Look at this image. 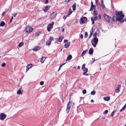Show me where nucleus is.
<instances>
[{
    "label": "nucleus",
    "mask_w": 126,
    "mask_h": 126,
    "mask_svg": "<svg viewBox=\"0 0 126 126\" xmlns=\"http://www.w3.org/2000/svg\"><path fill=\"white\" fill-rule=\"evenodd\" d=\"M44 82L43 81H41L40 82V84L41 85H42L44 84Z\"/></svg>",
    "instance_id": "c03bdc74"
},
{
    "label": "nucleus",
    "mask_w": 126,
    "mask_h": 126,
    "mask_svg": "<svg viewBox=\"0 0 126 126\" xmlns=\"http://www.w3.org/2000/svg\"><path fill=\"white\" fill-rule=\"evenodd\" d=\"M91 6H93V7H95V5H93V2L92 1H91Z\"/></svg>",
    "instance_id": "8fccbe9b"
},
{
    "label": "nucleus",
    "mask_w": 126,
    "mask_h": 126,
    "mask_svg": "<svg viewBox=\"0 0 126 126\" xmlns=\"http://www.w3.org/2000/svg\"><path fill=\"white\" fill-rule=\"evenodd\" d=\"M125 107L124 106L122 108V109L121 110H120V112H121V111H122L123 110H124L125 109Z\"/></svg>",
    "instance_id": "e433bc0d"
},
{
    "label": "nucleus",
    "mask_w": 126,
    "mask_h": 126,
    "mask_svg": "<svg viewBox=\"0 0 126 126\" xmlns=\"http://www.w3.org/2000/svg\"><path fill=\"white\" fill-rule=\"evenodd\" d=\"M46 58L42 57L40 60V61L41 63H43L44 61L45 60Z\"/></svg>",
    "instance_id": "f3484780"
},
{
    "label": "nucleus",
    "mask_w": 126,
    "mask_h": 126,
    "mask_svg": "<svg viewBox=\"0 0 126 126\" xmlns=\"http://www.w3.org/2000/svg\"><path fill=\"white\" fill-rule=\"evenodd\" d=\"M115 91L116 93H119L120 92V90H119V89H118L117 88L116 89V90H115Z\"/></svg>",
    "instance_id": "473e14b6"
},
{
    "label": "nucleus",
    "mask_w": 126,
    "mask_h": 126,
    "mask_svg": "<svg viewBox=\"0 0 126 126\" xmlns=\"http://www.w3.org/2000/svg\"><path fill=\"white\" fill-rule=\"evenodd\" d=\"M57 14L56 12L53 13L50 16L49 18L51 19H53L54 18Z\"/></svg>",
    "instance_id": "6e6552de"
},
{
    "label": "nucleus",
    "mask_w": 126,
    "mask_h": 126,
    "mask_svg": "<svg viewBox=\"0 0 126 126\" xmlns=\"http://www.w3.org/2000/svg\"><path fill=\"white\" fill-rule=\"evenodd\" d=\"M72 11L71 9H69V10L68 15L69 16L72 13Z\"/></svg>",
    "instance_id": "393cba45"
},
{
    "label": "nucleus",
    "mask_w": 126,
    "mask_h": 126,
    "mask_svg": "<svg viewBox=\"0 0 126 126\" xmlns=\"http://www.w3.org/2000/svg\"><path fill=\"white\" fill-rule=\"evenodd\" d=\"M98 41V38L96 37H94L91 40V43L93 46L95 47Z\"/></svg>",
    "instance_id": "f03ea898"
},
{
    "label": "nucleus",
    "mask_w": 126,
    "mask_h": 126,
    "mask_svg": "<svg viewBox=\"0 0 126 126\" xmlns=\"http://www.w3.org/2000/svg\"><path fill=\"white\" fill-rule=\"evenodd\" d=\"M24 44V43L23 42L20 43L19 44L18 46L19 47H20L22 46Z\"/></svg>",
    "instance_id": "a878e982"
},
{
    "label": "nucleus",
    "mask_w": 126,
    "mask_h": 126,
    "mask_svg": "<svg viewBox=\"0 0 126 126\" xmlns=\"http://www.w3.org/2000/svg\"><path fill=\"white\" fill-rule=\"evenodd\" d=\"M91 21H92V24H94V20H93V18L92 17L91 18Z\"/></svg>",
    "instance_id": "a19ab883"
},
{
    "label": "nucleus",
    "mask_w": 126,
    "mask_h": 126,
    "mask_svg": "<svg viewBox=\"0 0 126 126\" xmlns=\"http://www.w3.org/2000/svg\"><path fill=\"white\" fill-rule=\"evenodd\" d=\"M6 117V115L4 113H1L0 115V119L1 120H3Z\"/></svg>",
    "instance_id": "1a4fd4ad"
},
{
    "label": "nucleus",
    "mask_w": 126,
    "mask_h": 126,
    "mask_svg": "<svg viewBox=\"0 0 126 126\" xmlns=\"http://www.w3.org/2000/svg\"><path fill=\"white\" fill-rule=\"evenodd\" d=\"M5 24L4 22L3 21H2L0 24V26H3Z\"/></svg>",
    "instance_id": "b1692460"
},
{
    "label": "nucleus",
    "mask_w": 126,
    "mask_h": 126,
    "mask_svg": "<svg viewBox=\"0 0 126 126\" xmlns=\"http://www.w3.org/2000/svg\"><path fill=\"white\" fill-rule=\"evenodd\" d=\"M33 30V29L30 26H28L25 28V31L27 33H29L32 32Z\"/></svg>",
    "instance_id": "7ed1b4c3"
},
{
    "label": "nucleus",
    "mask_w": 126,
    "mask_h": 126,
    "mask_svg": "<svg viewBox=\"0 0 126 126\" xmlns=\"http://www.w3.org/2000/svg\"><path fill=\"white\" fill-rule=\"evenodd\" d=\"M50 5H47L44 7L43 8L42 10L45 12H47L50 9Z\"/></svg>",
    "instance_id": "0eeeda50"
},
{
    "label": "nucleus",
    "mask_w": 126,
    "mask_h": 126,
    "mask_svg": "<svg viewBox=\"0 0 126 126\" xmlns=\"http://www.w3.org/2000/svg\"><path fill=\"white\" fill-rule=\"evenodd\" d=\"M88 36V33L87 32H85V33L84 37L87 38Z\"/></svg>",
    "instance_id": "7c9ffc66"
},
{
    "label": "nucleus",
    "mask_w": 126,
    "mask_h": 126,
    "mask_svg": "<svg viewBox=\"0 0 126 126\" xmlns=\"http://www.w3.org/2000/svg\"><path fill=\"white\" fill-rule=\"evenodd\" d=\"M70 0H65V1L66 2H68Z\"/></svg>",
    "instance_id": "13d9d810"
},
{
    "label": "nucleus",
    "mask_w": 126,
    "mask_h": 126,
    "mask_svg": "<svg viewBox=\"0 0 126 126\" xmlns=\"http://www.w3.org/2000/svg\"><path fill=\"white\" fill-rule=\"evenodd\" d=\"M98 19L97 17V16H95L94 18V19L95 20H97Z\"/></svg>",
    "instance_id": "79ce46f5"
},
{
    "label": "nucleus",
    "mask_w": 126,
    "mask_h": 126,
    "mask_svg": "<svg viewBox=\"0 0 126 126\" xmlns=\"http://www.w3.org/2000/svg\"><path fill=\"white\" fill-rule=\"evenodd\" d=\"M82 92L84 94H85L86 93V90L85 89L83 90L82 91Z\"/></svg>",
    "instance_id": "4c0bfd02"
},
{
    "label": "nucleus",
    "mask_w": 126,
    "mask_h": 126,
    "mask_svg": "<svg viewBox=\"0 0 126 126\" xmlns=\"http://www.w3.org/2000/svg\"><path fill=\"white\" fill-rule=\"evenodd\" d=\"M93 53V50L92 48H91L89 50V53L90 54H92Z\"/></svg>",
    "instance_id": "a211bd4d"
},
{
    "label": "nucleus",
    "mask_w": 126,
    "mask_h": 126,
    "mask_svg": "<svg viewBox=\"0 0 126 126\" xmlns=\"http://www.w3.org/2000/svg\"><path fill=\"white\" fill-rule=\"evenodd\" d=\"M80 68V67L79 66H78L77 67V68L78 69H79Z\"/></svg>",
    "instance_id": "bf43d9fd"
},
{
    "label": "nucleus",
    "mask_w": 126,
    "mask_h": 126,
    "mask_svg": "<svg viewBox=\"0 0 126 126\" xmlns=\"http://www.w3.org/2000/svg\"><path fill=\"white\" fill-rule=\"evenodd\" d=\"M124 106L126 108V105L125 104Z\"/></svg>",
    "instance_id": "338daca9"
},
{
    "label": "nucleus",
    "mask_w": 126,
    "mask_h": 126,
    "mask_svg": "<svg viewBox=\"0 0 126 126\" xmlns=\"http://www.w3.org/2000/svg\"><path fill=\"white\" fill-rule=\"evenodd\" d=\"M115 112V111L114 110L111 113V116L113 117L114 114Z\"/></svg>",
    "instance_id": "c85d7f7f"
},
{
    "label": "nucleus",
    "mask_w": 126,
    "mask_h": 126,
    "mask_svg": "<svg viewBox=\"0 0 126 126\" xmlns=\"http://www.w3.org/2000/svg\"><path fill=\"white\" fill-rule=\"evenodd\" d=\"M62 31L63 32H64V29H63V30H62Z\"/></svg>",
    "instance_id": "69168bd1"
},
{
    "label": "nucleus",
    "mask_w": 126,
    "mask_h": 126,
    "mask_svg": "<svg viewBox=\"0 0 126 126\" xmlns=\"http://www.w3.org/2000/svg\"><path fill=\"white\" fill-rule=\"evenodd\" d=\"M121 85L120 84H118L117 85V89H119L121 88Z\"/></svg>",
    "instance_id": "f704fd0d"
},
{
    "label": "nucleus",
    "mask_w": 126,
    "mask_h": 126,
    "mask_svg": "<svg viewBox=\"0 0 126 126\" xmlns=\"http://www.w3.org/2000/svg\"><path fill=\"white\" fill-rule=\"evenodd\" d=\"M13 16H12L11 17V19L10 20V22H12V19H13Z\"/></svg>",
    "instance_id": "3c124183"
},
{
    "label": "nucleus",
    "mask_w": 126,
    "mask_h": 126,
    "mask_svg": "<svg viewBox=\"0 0 126 126\" xmlns=\"http://www.w3.org/2000/svg\"><path fill=\"white\" fill-rule=\"evenodd\" d=\"M93 7H94L93 6H91V8L90 9V11H91V10H92L93 9Z\"/></svg>",
    "instance_id": "5fc2aeb1"
},
{
    "label": "nucleus",
    "mask_w": 126,
    "mask_h": 126,
    "mask_svg": "<svg viewBox=\"0 0 126 126\" xmlns=\"http://www.w3.org/2000/svg\"><path fill=\"white\" fill-rule=\"evenodd\" d=\"M92 63H93L95 61L94 59L93 58H92Z\"/></svg>",
    "instance_id": "4d7b16f0"
},
{
    "label": "nucleus",
    "mask_w": 126,
    "mask_h": 126,
    "mask_svg": "<svg viewBox=\"0 0 126 126\" xmlns=\"http://www.w3.org/2000/svg\"><path fill=\"white\" fill-rule=\"evenodd\" d=\"M93 13L94 15H97V12L96 11L94 10Z\"/></svg>",
    "instance_id": "bb28decb"
},
{
    "label": "nucleus",
    "mask_w": 126,
    "mask_h": 126,
    "mask_svg": "<svg viewBox=\"0 0 126 126\" xmlns=\"http://www.w3.org/2000/svg\"><path fill=\"white\" fill-rule=\"evenodd\" d=\"M95 94V91H93L91 92V94L92 95H94Z\"/></svg>",
    "instance_id": "cd10ccee"
},
{
    "label": "nucleus",
    "mask_w": 126,
    "mask_h": 126,
    "mask_svg": "<svg viewBox=\"0 0 126 126\" xmlns=\"http://www.w3.org/2000/svg\"><path fill=\"white\" fill-rule=\"evenodd\" d=\"M87 50H85L83 51L82 53L81 54V56H83V55H84L86 53L87 51Z\"/></svg>",
    "instance_id": "aec40b11"
},
{
    "label": "nucleus",
    "mask_w": 126,
    "mask_h": 126,
    "mask_svg": "<svg viewBox=\"0 0 126 126\" xmlns=\"http://www.w3.org/2000/svg\"><path fill=\"white\" fill-rule=\"evenodd\" d=\"M97 33L96 32H95L94 34V37H96V35H97Z\"/></svg>",
    "instance_id": "49530a36"
},
{
    "label": "nucleus",
    "mask_w": 126,
    "mask_h": 126,
    "mask_svg": "<svg viewBox=\"0 0 126 126\" xmlns=\"http://www.w3.org/2000/svg\"><path fill=\"white\" fill-rule=\"evenodd\" d=\"M54 24V22H52L51 23L49 24L47 26V30L48 32H50L52 29Z\"/></svg>",
    "instance_id": "20e7f679"
},
{
    "label": "nucleus",
    "mask_w": 126,
    "mask_h": 126,
    "mask_svg": "<svg viewBox=\"0 0 126 126\" xmlns=\"http://www.w3.org/2000/svg\"><path fill=\"white\" fill-rule=\"evenodd\" d=\"M6 65L5 63L4 62L1 65V66L2 67H4Z\"/></svg>",
    "instance_id": "72a5a7b5"
},
{
    "label": "nucleus",
    "mask_w": 126,
    "mask_h": 126,
    "mask_svg": "<svg viewBox=\"0 0 126 126\" xmlns=\"http://www.w3.org/2000/svg\"><path fill=\"white\" fill-rule=\"evenodd\" d=\"M68 16V15H67L66 16H64L63 17V18L64 19H65L66 18V17Z\"/></svg>",
    "instance_id": "37998d69"
},
{
    "label": "nucleus",
    "mask_w": 126,
    "mask_h": 126,
    "mask_svg": "<svg viewBox=\"0 0 126 126\" xmlns=\"http://www.w3.org/2000/svg\"><path fill=\"white\" fill-rule=\"evenodd\" d=\"M85 64H83V65L82 66V69H84V68H85Z\"/></svg>",
    "instance_id": "c9c22d12"
},
{
    "label": "nucleus",
    "mask_w": 126,
    "mask_h": 126,
    "mask_svg": "<svg viewBox=\"0 0 126 126\" xmlns=\"http://www.w3.org/2000/svg\"><path fill=\"white\" fill-rule=\"evenodd\" d=\"M91 102L92 103H93L94 102V100H93V99H92L91 100Z\"/></svg>",
    "instance_id": "680f3d73"
},
{
    "label": "nucleus",
    "mask_w": 126,
    "mask_h": 126,
    "mask_svg": "<svg viewBox=\"0 0 126 126\" xmlns=\"http://www.w3.org/2000/svg\"><path fill=\"white\" fill-rule=\"evenodd\" d=\"M108 110H105L104 112H103V113L104 114H106L108 113Z\"/></svg>",
    "instance_id": "58836bf2"
},
{
    "label": "nucleus",
    "mask_w": 126,
    "mask_h": 126,
    "mask_svg": "<svg viewBox=\"0 0 126 126\" xmlns=\"http://www.w3.org/2000/svg\"><path fill=\"white\" fill-rule=\"evenodd\" d=\"M16 13H14V14H13V16L14 17H15L16 16Z\"/></svg>",
    "instance_id": "6e6d98bb"
},
{
    "label": "nucleus",
    "mask_w": 126,
    "mask_h": 126,
    "mask_svg": "<svg viewBox=\"0 0 126 126\" xmlns=\"http://www.w3.org/2000/svg\"><path fill=\"white\" fill-rule=\"evenodd\" d=\"M98 17L99 19H101V16L100 15H98Z\"/></svg>",
    "instance_id": "864d4df0"
},
{
    "label": "nucleus",
    "mask_w": 126,
    "mask_h": 126,
    "mask_svg": "<svg viewBox=\"0 0 126 126\" xmlns=\"http://www.w3.org/2000/svg\"><path fill=\"white\" fill-rule=\"evenodd\" d=\"M67 42H68V41L67 40H64V43H67Z\"/></svg>",
    "instance_id": "09e8293b"
},
{
    "label": "nucleus",
    "mask_w": 126,
    "mask_h": 126,
    "mask_svg": "<svg viewBox=\"0 0 126 126\" xmlns=\"http://www.w3.org/2000/svg\"><path fill=\"white\" fill-rule=\"evenodd\" d=\"M64 63H63V64H62V65H61L60 66V67H59V69H58V71H59L60 69L61 68V67H62V66L63 65H64Z\"/></svg>",
    "instance_id": "ea45409f"
},
{
    "label": "nucleus",
    "mask_w": 126,
    "mask_h": 126,
    "mask_svg": "<svg viewBox=\"0 0 126 126\" xmlns=\"http://www.w3.org/2000/svg\"><path fill=\"white\" fill-rule=\"evenodd\" d=\"M90 34H91V35H92V33L93 32V28H92L91 30H90Z\"/></svg>",
    "instance_id": "2f4dec72"
},
{
    "label": "nucleus",
    "mask_w": 126,
    "mask_h": 126,
    "mask_svg": "<svg viewBox=\"0 0 126 126\" xmlns=\"http://www.w3.org/2000/svg\"><path fill=\"white\" fill-rule=\"evenodd\" d=\"M17 94H22V91L19 89L17 92Z\"/></svg>",
    "instance_id": "6ab92c4d"
},
{
    "label": "nucleus",
    "mask_w": 126,
    "mask_h": 126,
    "mask_svg": "<svg viewBox=\"0 0 126 126\" xmlns=\"http://www.w3.org/2000/svg\"><path fill=\"white\" fill-rule=\"evenodd\" d=\"M122 11H120L118 12H116V17L113 16V18L112 19L109 16L105 14L103 15L105 19L109 22H111L112 20L114 21L118 20L121 22H123L124 21L123 18L124 15L122 14Z\"/></svg>",
    "instance_id": "f257e3e1"
},
{
    "label": "nucleus",
    "mask_w": 126,
    "mask_h": 126,
    "mask_svg": "<svg viewBox=\"0 0 126 126\" xmlns=\"http://www.w3.org/2000/svg\"><path fill=\"white\" fill-rule=\"evenodd\" d=\"M98 0H96V4H97V3H98Z\"/></svg>",
    "instance_id": "e2e57ef3"
},
{
    "label": "nucleus",
    "mask_w": 126,
    "mask_h": 126,
    "mask_svg": "<svg viewBox=\"0 0 126 126\" xmlns=\"http://www.w3.org/2000/svg\"><path fill=\"white\" fill-rule=\"evenodd\" d=\"M40 49V47H36L33 49V50L34 51H37L39 50Z\"/></svg>",
    "instance_id": "4468645a"
},
{
    "label": "nucleus",
    "mask_w": 126,
    "mask_h": 126,
    "mask_svg": "<svg viewBox=\"0 0 126 126\" xmlns=\"http://www.w3.org/2000/svg\"><path fill=\"white\" fill-rule=\"evenodd\" d=\"M32 64H29L27 66V69L26 72H27L30 68L32 67Z\"/></svg>",
    "instance_id": "9b49d317"
},
{
    "label": "nucleus",
    "mask_w": 126,
    "mask_h": 126,
    "mask_svg": "<svg viewBox=\"0 0 126 126\" xmlns=\"http://www.w3.org/2000/svg\"><path fill=\"white\" fill-rule=\"evenodd\" d=\"M71 105V103L70 102H69L67 104L66 111L67 113H68L69 111Z\"/></svg>",
    "instance_id": "423d86ee"
},
{
    "label": "nucleus",
    "mask_w": 126,
    "mask_h": 126,
    "mask_svg": "<svg viewBox=\"0 0 126 126\" xmlns=\"http://www.w3.org/2000/svg\"><path fill=\"white\" fill-rule=\"evenodd\" d=\"M72 8H73V11H75L76 9V5L75 4H74V5L72 6Z\"/></svg>",
    "instance_id": "5701e85b"
},
{
    "label": "nucleus",
    "mask_w": 126,
    "mask_h": 126,
    "mask_svg": "<svg viewBox=\"0 0 126 126\" xmlns=\"http://www.w3.org/2000/svg\"><path fill=\"white\" fill-rule=\"evenodd\" d=\"M110 99V97L109 96H107L104 97L103 98L104 100L106 101H108Z\"/></svg>",
    "instance_id": "2eb2a0df"
},
{
    "label": "nucleus",
    "mask_w": 126,
    "mask_h": 126,
    "mask_svg": "<svg viewBox=\"0 0 126 126\" xmlns=\"http://www.w3.org/2000/svg\"><path fill=\"white\" fill-rule=\"evenodd\" d=\"M6 14V13L5 12H3L2 15V16H4Z\"/></svg>",
    "instance_id": "a18cd8bd"
},
{
    "label": "nucleus",
    "mask_w": 126,
    "mask_h": 126,
    "mask_svg": "<svg viewBox=\"0 0 126 126\" xmlns=\"http://www.w3.org/2000/svg\"><path fill=\"white\" fill-rule=\"evenodd\" d=\"M41 33V32H37L34 34L35 37H36L38 36Z\"/></svg>",
    "instance_id": "dca6fc26"
},
{
    "label": "nucleus",
    "mask_w": 126,
    "mask_h": 126,
    "mask_svg": "<svg viewBox=\"0 0 126 126\" xmlns=\"http://www.w3.org/2000/svg\"><path fill=\"white\" fill-rule=\"evenodd\" d=\"M70 45V43L69 42H67L65 43L64 45V47L66 48H68L69 46Z\"/></svg>",
    "instance_id": "ddd939ff"
},
{
    "label": "nucleus",
    "mask_w": 126,
    "mask_h": 126,
    "mask_svg": "<svg viewBox=\"0 0 126 126\" xmlns=\"http://www.w3.org/2000/svg\"><path fill=\"white\" fill-rule=\"evenodd\" d=\"M92 35H91V34H90V35H89V38Z\"/></svg>",
    "instance_id": "0e129e2a"
},
{
    "label": "nucleus",
    "mask_w": 126,
    "mask_h": 126,
    "mask_svg": "<svg viewBox=\"0 0 126 126\" xmlns=\"http://www.w3.org/2000/svg\"><path fill=\"white\" fill-rule=\"evenodd\" d=\"M101 5L103 9H104L105 8V6L103 3V0H101Z\"/></svg>",
    "instance_id": "f8f14e48"
},
{
    "label": "nucleus",
    "mask_w": 126,
    "mask_h": 126,
    "mask_svg": "<svg viewBox=\"0 0 126 126\" xmlns=\"http://www.w3.org/2000/svg\"><path fill=\"white\" fill-rule=\"evenodd\" d=\"M72 58V56L71 55H69L67 58V60H69L71 59Z\"/></svg>",
    "instance_id": "412c9836"
},
{
    "label": "nucleus",
    "mask_w": 126,
    "mask_h": 126,
    "mask_svg": "<svg viewBox=\"0 0 126 126\" xmlns=\"http://www.w3.org/2000/svg\"><path fill=\"white\" fill-rule=\"evenodd\" d=\"M51 42V41H47L46 42V44L48 45H49L50 44Z\"/></svg>",
    "instance_id": "c756f323"
},
{
    "label": "nucleus",
    "mask_w": 126,
    "mask_h": 126,
    "mask_svg": "<svg viewBox=\"0 0 126 126\" xmlns=\"http://www.w3.org/2000/svg\"><path fill=\"white\" fill-rule=\"evenodd\" d=\"M53 39V37L52 36H50L49 37V39L51 41Z\"/></svg>",
    "instance_id": "de8ad7c7"
},
{
    "label": "nucleus",
    "mask_w": 126,
    "mask_h": 126,
    "mask_svg": "<svg viewBox=\"0 0 126 126\" xmlns=\"http://www.w3.org/2000/svg\"><path fill=\"white\" fill-rule=\"evenodd\" d=\"M124 126H126V124Z\"/></svg>",
    "instance_id": "774afa93"
},
{
    "label": "nucleus",
    "mask_w": 126,
    "mask_h": 126,
    "mask_svg": "<svg viewBox=\"0 0 126 126\" xmlns=\"http://www.w3.org/2000/svg\"><path fill=\"white\" fill-rule=\"evenodd\" d=\"M82 70L84 71L83 75H86V76H88V74H86V73L88 71V69L87 68H84L82 69Z\"/></svg>",
    "instance_id": "9d476101"
},
{
    "label": "nucleus",
    "mask_w": 126,
    "mask_h": 126,
    "mask_svg": "<svg viewBox=\"0 0 126 126\" xmlns=\"http://www.w3.org/2000/svg\"><path fill=\"white\" fill-rule=\"evenodd\" d=\"M63 38V36H61L59 37L58 39V41L59 42H61Z\"/></svg>",
    "instance_id": "4be33fe9"
},
{
    "label": "nucleus",
    "mask_w": 126,
    "mask_h": 126,
    "mask_svg": "<svg viewBox=\"0 0 126 126\" xmlns=\"http://www.w3.org/2000/svg\"><path fill=\"white\" fill-rule=\"evenodd\" d=\"M48 2V0H46L45 3H47Z\"/></svg>",
    "instance_id": "052dcab7"
},
{
    "label": "nucleus",
    "mask_w": 126,
    "mask_h": 126,
    "mask_svg": "<svg viewBox=\"0 0 126 126\" xmlns=\"http://www.w3.org/2000/svg\"><path fill=\"white\" fill-rule=\"evenodd\" d=\"M87 21V18L85 17H83L80 19L79 22L81 24H82L86 22Z\"/></svg>",
    "instance_id": "39448f33"
},
{
    "label": "nucleus",
    "mask_w": 126,
    "mask_h": 126,
    "mask_svg": "<svg viewBox=\"0 0 126 126\" xmlns=\"http://www.w3.org/2000/svg\"><path fill=\"white\" fill-rule=\"evenodd\" d=\"M83 37V35L82 34H81L80 35V37L81 39H82Z\"/></svg>",
    "instance_id": "603ef678"
}]
</instances>
